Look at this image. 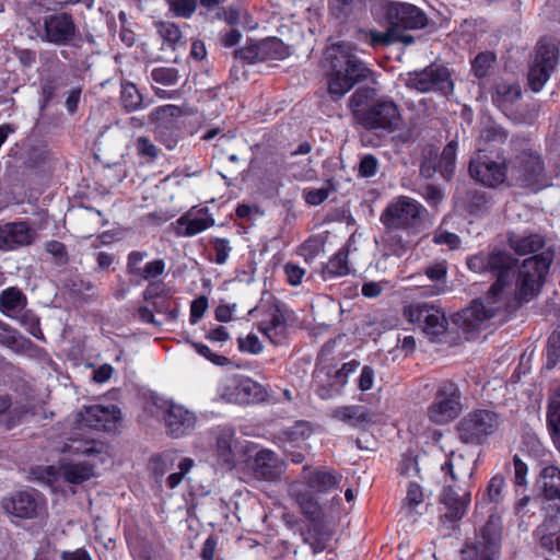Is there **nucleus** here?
<instances>
[{"mask_svg":"<svg viewBox=\"0 0 560 560\" xmlns=\"http://www.w3.org/2000/svg\"><path fill=\"white\" fill-rule=\"evenodd\" d=\"M378 161L372 154H365L359 163V174L362 177H372L377 173Z\"/></svg>","mask_w":560,"mask_h":560,"instance_id":"obj_53","label":"nucleus"},{"mask_svg":"<svg viewBox=\"0 0 560 560\" xmlns=\"http://www.w3.org/2000/svg\"><path fill=\"white\" fill-rule=\"evenodd\" d=\"M33 412L30 402L13 399L9 394H0V424L11 430L21 424L24 418Z\"/></svg>","mask_w":560,"mask_h":560,"instance_id":"obj_22","label":"nucleus"},{"mask_svg":"<svg viewBox=\"0 0 560 560\" xmlns=\"http://www.w3.org/2000/svg\"><path fill=\"white\" fill-rule=\"evenodd\" d=\"M137 151L142 156L155 159L159 155V149L145 137L137 140Z\"/></svg>","mask_w":560,"mask_h":560,"instance_id":"obj_63","label":"nucleus"},{"mask_svg":"<svg viewBox=\"0 0 560 560\" xmlns=\"http://www.w3.org/2000/svg\"><path fill=\"white\" fill-rule=\"evenodd\" d=\"M77 26L70 14L61 12L45 16L43 32L39 34L45 42L57 46L68 45L75 36Z\"/></svg>","mask_w":560,"mask_h":560,"instance_id":"obj_15","label":"nucleus"},{"mask_svg":"<svg viewBox=\"0 0 560 560\" xmlns=\"http://www.w3.org/2000/svg\"><path fill=\"white\" fill-rule=\"evenodd\" d=\"M348 107L354 118L369 130L392 133L401 121L398 106L389 97H377L374 86L358 88L349 97Z\"/></svg>","mask_w":560,"mask_h":560,"instance_id":"obj_4","label":"nucleus"},{"mask_svg":"<svg viewBox=\"0 0 560 560\" xmlns=\"http://www.w3.org/2000/svg\"><path fill=\"white\" fill-rule=\"evenodd\" d=\"M494 61L495 55L493 52L483 51L478 54L471 63L474 74L480 79L485 78L489 73Z\"/></svg>","mask_w":560,"mask_h":560,"instance_id":"obj_44","label":"nucleus"},{"mask_svg":"<svg viewBox=\"0 0 560 560\" xmlns=\"http://www.w3.org/2000/svg\"><path fill=\"white\" fill-rule=\"evenodd\" d=\"M447 273V268L445 262H435L433 265L428 266L424 269V275L431 281H441L444 280Z\"/></svg>","mask_w":560,"mask_h":560,"instance_id":"obj_64","label":"nucleus"},{"mask_svg":"<svg viewBox=\"0 0 560 560\" xmlns=\"http://www.w3.org/2000/svg\"><path fill=\"white\" fill-rule=\"evenodd\" d=\"M261 387L253 380L244 376L226 378L220 390V396L228 402L250 404L260 399Z\"/></svg>","mask_w":560,"mask_h":560,"instance_id":"obj_19","label":"nucleus"},{"mask_svg":"<svg viewBox=\"0 0 560 560\" xmlns=\"http://www.w3.org/2000/svg\"><path fill=\"white\" fill-rule=\"evenodd\" d=\"M553 257V250L546 248L525 259L518 269L514 285L512 279L516 259L508 250L493 248L490 253L480 252L469 256V270L477 273L491 272L497 280L482 299L472 301L467 308L458 313L457 320H460L466 329L475 330L497 313L513 307L515 302L528 301L539 292Z\"/></svg>","mask_w":560,"mask_h":560,"instance_id":"obj_1","label":"nucleus"},{"mask_svg":"<svg viewBox=\"0 0 560 560\" xmlns=\"http://www.w3.org/2000/svg\"><path fill=\"white\" fill-rule=\"evenodd\" d=\"M165 270V262L162 259L150 261L141 269L138 276L144 280L153 279L161 276Z\"/></svg>","mask_w":560,"mask_h":560,"instance_id":"obj_56","label":"nucleus"},{"mask_svg":"<svg viewBox=\"0 0 560 560\" xmlns=\"http://www.w3.org/2000/svg\"><path fill=\"white\" fill-rule=\"evenodd\" d=\"M398 231L399 230L387 229L383 236V241L388 255L401 257L410 248V241L405 240L401 235H399Z\"/></svg>","mask_w":560,"mask_h":560,"instance_id":"obj_38","label":"nucleus"},{"mask_svg":"<svg viewBox=\"0 0 560 560\" xmlns=\"http://www.w3.org/2000/svg\"><path fill=\"white\" fill-rule=\"evenodd\" d=\"M238 349L243 352L252 354H258L262 351V345L258 337L254 334H249L246 337H240L237 339Z\"/></svg>","mask_w":560,"mask_h":560,"instance_id":"obj_50","label":"nucleus"},{"mask_svg":"<svg viewBox=\"0 0 560 560\" xmlns=\"http://www.w3.org/2000/svg\"><path fill=\"white\" fill-rule=\"evenodd\" d=\"M502 521L491 513L475 541L463 551L464 560H497L501 549Z\"/></svg>","mask_w":560,"mask_h":560,"instance_id":"obj_9","label":"nucleus"},{"mask_svg":"<svg viewBox=\"0 0 560 560\" xmlns=\"http://www.w3.org/2000/svg\"><path fill=\"white\" fill-rule=\"evenodd\" d=\"M425 213L427 209L419 201L408 196H399L387 205L381 221L386 229L416 233Z\"/></svg>","mask_w":560,"mask_h":560,"instance_id":"obj_5","label":"nucleus"},{"mask_svg":"<svg viewBox=\"0 0 560 560\" xmlns=\"http://www.w3.org/2000/svg\"><path fill=\"white\" fill-rule=\"evenodd\" d=\"M441 503L446 509L445 517L447 520H459L465 515L470 503V492L463 491V493L459 494L454 487L447 486L441 494Z\"/></svg>","mask_w":560,"mask_h":560,"instance_id":"obj_26","label":"nucleus"},{"mask_svg":"<svg viewBox=\"0 0 560 560\" xmlns=\"http://www.w3.org/2000/svg\"><path fill=\"white\" fill-rule=\"evenodd\" d=\"M62 85L60 79L51 77L46 78L42 83V93L44 97L43 107H46L47 104L55 97L57 90Z\"/></svg>","mask_w":560,"mask_h":560,"instance_id":"obj_52","label":"nucleus"},{"mask_svg":"<svg viewBox=\"0 0 560 560\" xmlns=\"http://www.w3.org/2000/svg\"><path fill=\"white\" fill-rule=\"evenodd\" d=\"M348 254L339 250L335 256L329 259L326 267L322 271L323 278L326 280L328 277L345 276L349 272Z\"/></svg>","mask_w":560,"mask_h":560,"instance_id":"obj_40","label":"nucleus"},{"mask_svg":"<svg viewBox=\"0 0 560 560\" xmlns=\"http://www.w3.org/2000/svg\"><path fill=\"white\" fill-rule=\"evenodd\" d=\"M37 238L36 230L24 220L0 224V250L12 252L31 246Z\"/></svg>","mask_w":560,"mask_h":560,"instance_id":"obj_16","label":"nucleus"},{"mask_svg":"<svg viewBox=\"0 0 560 560\" xmlns=\"http://www.w3.org/2000/svg\"><path fill=\"white\" fill-rule=\"evenodd\" d=\"M332 417L353 428L376 422V415L364 406H341L332 410Z\"/></svg>","mask_w":560,"mask_h":560,"instance_id":"obj_27","label":"nucleus"},{"mask_svg":"<svg viewBox=\"0 0 560 560\" xmlns=\"http://www.w3.org/2000/svg\"><path fill=\"white\" fill-rule=\"evenodd\" d=\"M456 152H457V142L450 141L443 149L441 156L439 159V172L441 175L448 179L455 170L456 162Z\"/></svg>","mask_w":560,"mask_h":560,"instance_id":"obj_39","label":"nucleus"},{"mask_svg":"<svg viewBox=\"0 0 560 560\" xmlns=\"http://www.w3.org/2000/svg\"><path fill=\"white\" fill-rule=\"evenodd\" d=\"M208 308V299L206 296H199L192 301L190 305V323L196 324L203 316Z\"/></svg>","mask_w":560,"mask_h":560,"instance_id":"obj_59","label":"nucleus"},{"mask_svg":"<svg viewBox=\"0 0 560 560\" xmlns=\"http://www.w3.org/2000/svg\"><path fill=\"white\" fill-rule=\"evenodd\" d=\"M509 183L539 189L545 185V166L540 155L524 149L508 162Z\"/></svg>","mask_w":560,"mask_h":560,"instance_id":"obj_7","label":"nucleus"},{"mask_svg":"<svg viewBox=\"0 0 560 560\" xmlns=\"http://www.w3.org/2000/svg\"><path fill=\"white\" fill-rule=\"evenodd\" d=\"M501 423L498 413L479 409L467 413L457 424L459 440L474 446L481 445Z\"/></svg>","mask_w":560,"mask_h":560,"instance_id":"obj_10","label":"nucleus"},{"mask_svg":"<svg viewBox=\"0 0 560 560\" xmlns=\"http://www.w3.org/2000/svg\"><path fill=\"white\" fill-rule=\"evenodd\" d=\"M521 97V88L516 83L498 82L492 94L493 103L506 107Z\"/></svg>","mask_w":560,"mask_h":560,"instance_id":"obj_35","label":"nucleus"},{"mask_svg":"<svg viewBox=\"0 0 560 560\" xmlns=\"http://www.w3.org/2000/svg\"><path fill=\"white\" fill-rule=\"evenodd\" d=\"M342 475L330 468L317 469V552L328 550L327 560H335L331 552L336 542L340 523L339 485Z\"/></svg>","mask_w":560,"mask_h":560,"instance_id":"obj_2","label":"nucleus"},{"mask_svg":"<svg viewBox=\"0 0 560 560\" xmlns=\"http://www.w3.org/2000/svg\"><path fill=\"white\" fill-rule=\"evenodd\" d=\"M424 493L422 488L415 482L409 483L407 488L406 498L402 503V509L408 514H413L417 512V508L423 503Z\"/></svg>","mask_w":560,"mask_h":560,"instance_id":"obj_43","label":"nucleus"},{"mask_svg":"<svg viewBox=\"0 0 560 560\" xmlns=\"http://www.w3.org/2000/svg\"><path fill=\"white\" fill-rule=\"evenodd\" d=\"M364 34L370 37V44L373 47L389 46L397 43V30L390 27V25H388L386 32L371 30L364 32Z\"/></svg>","mask_w":560,"mask_h":560,"instance_id":"obj_45","label":"nucleus"},{"mask_svg":"<svg viewBox=\"0 0 560 560\" xmlns=\"http://www.w3.org/2000/svg\"><path fill=\"white\" fill-rule=\"evenodd\" d=\"M180 108L176 105H164L154 109L150 114V121L167 127L170 119L178 117Z\"/></svg>","mask_w":560,"mask_h":560,"instance_id":"obj_47","label":"nucleus"},{"mask_svg":"<svg viewBox=\"0 0 560 560\" xmlns=\"http://www.w3.org/2000/svg\"><path fill=\"white\" fill-rule=\"evenodd\" d=\"M475 468V460L455 453H452L448 460L442 466V470L446 469L453 481L462 482L471 479Z\"/></svg>","mask_w":560,"mask_h":560,"instance_id":"obj_28","label":"nucleus"},{"mask_svg":"<svg viewBox=\"0 0 560 560\" xmlns=\"http://www.w3.org/2000/svg\"><path fill=\"white\" fill-rule=\"evenodd\" d=\"M27 305L26 295L16 287H10L0 292V312L8 317L23 311Z\"/></svg>","mask_w":560,"mask_h":560,"instance_id":"obj_30","label":"nucleus"},{"mask_svg":"<svg viewBox=\"0 0 560 560\" xmlns=\"http://www.w3.org/2000/svg\"><path fill=\"white\" fill-rule=\"evenodd\" d=\"M548 368L560 359V330L555 331L548 339Z\"/></svg>","mask_w":560,"mask_h":560,"instance_id":"obj_55","label":"nucleus"},{"mask_svg":"<svg viewBox=\"0 0 560 560\" xmlns=\"http://www.w3.org/2000/svg\"><path fill=\"white\" fill-rule=\"evenodd\" d=\"M387 285H388V282L385 280L369 281V282H364L362 284L361 292H362V295L368 299H375L384 292V290L387 288Z\"/></svg>","mask_w":560,"mask_h":560,"instance_id":"obj_58","label":"nucleus"},{"mask_svg":"<svg viewBox=\"0 0 560 560\" xmlns=\"http://www.w3.org/2000/svg\"><path fill=\"white\" fill-rule=\"evenodd\" d=\"M120 103L128 113L139 110L143 107L142 95L133 83H121Z\"/></svg>","mask_w":560,"mask_h":560,"instance_id":"obj_37","label":"nucleus"},{"mask_svg":"<svg viewBox=\"0 0 560 560\" xmlns=\"http://www.w3.org/2000/svg\"><path fill=\"white\" fill-rule=\"evenodd\" d=\"M291 495L295 499L303 514L313 526L315 521V490L311 483H295L290 488Z\"/></svg>","mask_w":560,"mask_h":560,"instance_id":"obj_29","label":"nucleus"},{"mask_svg":"<svg viewBox=\"0 0 560 560\" xmlns=\"http://www.w3.org/2000/svg\"><path fill=\"white\" fill-rule=\"evenodd\" d=\"M375 378V371L370 365H364L361 370L358 386L360 390L368 392L373 387Z\"/></svg>","mask_w":560,"mask_h":560,"instance_id":"obj_60","label":"nucleus"},{"mask_svg":"<svg viewBox=\"0 0 560 560\" xmlns=\"http://www.w3.org/2000/svg\"><path fill=\"white\" fill-rule=\"evenodd\" d=\"M43 498L35 490H25L13 493L2 500L3 510L19 518L37 517L43 509Z\"/></svg>","mask_w":560,"mask_h":560,"instance_id":"obj_18","label":"nucleus"},{"mask_svg":"<svg viewBox=\"0 0 560 560\" xmlns=\"http://www.w3.org/2000/svg\"><path fill=\"white\" fill-rule=\"evenodd\" d=\"M460 412L459 392L452 382L443 383L428 409L430 420L443 424L455 419Z\"/></svg>","mask_w":560,"mask_h":560,"instance_id":"obj_13","label":"nucleus"},{"mask_svg":"<svg viewBox=\"0 0 560 560\" xmlns=\"http://www.w3.org/2000/svg\"><path fill=\"white\" fill-rule=\"evenodd\" d=\"M325 58L330 65L327 85L334 100L341 98L357 84L376 83L374 72L355 55V47L351 43L332 44L327 48Z\"/></svg>","mask_w":560,"mask_h":560,"instance_id":"obj_3","label":"nucleus"},{"mask_svg":"<svg viewBox=\"0 0 560 560\" xmlns=\"http://www.w3.org/2000/svg\"><path fill=\"white\" fill-rule=\"evenodd\" d=\"M176 234L178 236H195L214 225V219L207 208L190 209L176 220Z\"/></svg>","mask_w":560,"mask_h":560,"instance_id":"obj_21","label":"nucleus"},{"mask_svg":"<svg viewBox=\"0 0 560 560\" xmlns=\"http://www.w3.org/2000/svg\"><path fill=\"white\" fill-rule=\"evenodd\" d=\"M68 451L72 454L93 456L102 454L105 451V445L95 440H73L68 445Z\"/></svg>","mask_w":560,"mask_h":560,"instance_id":"obj_41","label":"nucleus"},{"mask_svg":"<svg viewBox=\"0 0 560 560\" xmlns=\"http://www.w3.org/2000/svg\"><path fill=\"white\" fill-rule=\"evenodd\" d=\"M433 242L439 245H446L450 249H455L460 244V238L451 232L438 230L433 235Z\"/></svg>","mask_w":560,"mask_h":560,"instance_id":"obj_54","label":"nucleus"},{"mask_svg":"<svg viewBox=\"0 0 560 560\" xmlns=\"http://www.w3.org/2000/svg\"><path fill=\"white\" fill-rule=\"evenodd\" d=\"M541 478L545 498L560 501V469L555 466L545 467Z\"/></svg>","mask_w":560,"mask_h":560,"instance_id":"obj_36","label":"nucleus"},{"mask_svg":"<svg viewBox=\"0 0 560 560\" xmlns=\"http://www.w3.org/2000/svg\"><path fill=\"white\" fill-rule=\"evenodd\" d=\"M217 453L222 465L231 469L234 467V439L230 431H222L217 436Z\"/></svg>","mask_w":560,"mask_h":560,"instance_id":"obj_33","label":"nucleus"},{"mask_svg":"<svg viewBox=\"0 0 560 560\" xmlns=\"http://www.w3.org/2000/svg\"><path fill=\"white\" fill-rule=\"evenodd\" d=\"M510 247L518 255L536 254L544 248L545 238L537 233L528 235H518L512 233L509 236Z\"/></svg>","mask_w":560,"mask_h":560,"instance_id":"obj_31","label":"nucleus"},{"mask_svg":"<svg viewBox=\"0 0 560 560\" xmlns=\"http://www.w3.org/2000/svg\"><path fill=\"white\" fill-rule=\"evenodd\" d=\"M514 466V483L516 487H524L526 485L527 465L515 455L513 457Z\"/></svg>","mask_w":560,"mask_h":560,"instance_id":"obj_62","label":"nucleus"},{"mask_svg":"<svg viewBox=\"0 0 560 560\" xmlns=\"http://www.w3.org/2000/svg\"><path fill=\"white\" fill-rule=\"evenodd\" d=\"M164 419L168 434L173 438L188 434L196 424V416L179 405H171Z\"/></svg>","mask_w":560,"mask_h":560,"instance_id":"obj_23","label":"nucleus"},{"mask_svg":"<svg viewBox=\"0 0 560 560\" xmlns=\"http://www.w3.org/2000/svg\"><path fill=\"white\" fill-rule=\"evenodd\" d=\"M375 19L384 20L390 27L419 30L427 25L425 14L416 5L407 2L376 0L372 5Z\"/></svg>","mask_w":560,"mask_h":560,"instance_id":"obj_6","label":"nucleus"},{"mask_svg":"<svg viewBox=\"0 0 560 560\" xmlns=\"http://www.w3.org/2000/svg\"><path fill=\"white\" fill-rule=\"evenodd\" d=\"M45 248L47 253L58 259L59 264H66L68 254L65 244L58 241H49L46 243Z\"/></svg>","mask_w":560,"mask_h":560,"instance_id":"obj_61","label":"nucleus"},{"mask_svg":"<svg viewBox=\"0 0 560 560\" xmlns=\"http://www.w3.org/2000/svg\"><path fill=\"white\" fill-rule=\"evenodd\" d=\"M505 497V480L503 476H493L486 489V493L480 502L477 503L478 509H483L487 503L498 505Z\"/></svg>","mask_w":560,"mask_h":560,"instance_id":"obj_34","label":"nucleus"},{"mask_svg":"<svg viewBox=\"0 0 560 560\" xmlns=\"http://www.w3.org/2000/svg\"><path fill=\"white\" fill-rule=\"evenodd\" d=\"M196 352L217 365H224L229 362V359L223 355L213 353L210 348L201 342L191 343Z\"/></svg>","mask_w":560,"mask_h":560,"instance_id":"obj_57","label":"nucleus"},{"mask_svg":"<svg viewBox=\"0 0 560 560\" xmlns=\"http://www.w3.org/2000/svg\"><path fill=\"white\" fill-rule=\"evenodd\" d=\"M151 77L153 81L164 85H172L177 82V71L171 68H155Z\"/></svg>","mask_w":560,"mask_h":560,"instance_id":"obj_51","label":"nucleus"},{"mask_svg":"<svg viewBox=\"0 0 560 560\" xmlns=\"http://www.w3.org/2000/svg\"><path fill=\"white\" fill-rule=\"evenodd\" d=\"M558 63V50L553 45L540 44L528 71V84L534 92H539Z\"/></svg>","mask_w":560,"mask_h":560,"instance_id":"obj_14","label":"nucleus"},{"mask_svg":"<svg viewBox=\"0 0 560 560\" xmlns=\"http://www.w3.org/2000/svg\"><path fill=\"white\" fill-rule=\"evenodd\" d=\"M468 171L472 179L490 188L509 183L508 162L500 154L497 159L490 154H477L470 160Z\"/></svg>","mask_w":560,"mask_h":560,"instance_id":"obj_12","label":"nucleus"},{"mask_svg":"<svg viewBox=\"0 0 560 560\" xmlns=\"http://www.w3.org/2000/svg\"><path fill=\"white\" fill-rule=\"evenodd\" d=\"M121 419L120 409L115 405L84 407L79 413V422L85 427L114 432Z\"/></svg>","mask_w":560,"mask_h":560,"instance_id":"obj_17","label":"nucleus"},{"mask_svg":"<svg viewBox=\"0 0 560 560\" xmlns=\"http://www.w3.org/2000/svg\"><path fill=\"white\" fill-rule=\"evenodd\" d=\"M160 36L170 45H177L182 39L179 27L171 22H159L156 24Z\"/></svg>","mask_w":560,"mask_h":560,"instance_id":"obj_48","label":"nucleus"},{"mask_svg":"<svg viewBox=\"0 0 560 560\" xmlns=\"http://www.w3.org/2000/svg\"><path fill=\"white\" fill-rule=\"evenodd\" d=\"M359 365L360 363L357 360H351L343 363V365L336 372L335 384L339 386V388L336 389V394H339L340 388L347 384L348 377L358 370Z\"/></svg>","mask_w":560,"mask_h":560,"instance_id":"obj_49","label":"nucleus"},{"mask_svg":"<svg viewBox=\"0 0 560 560\" xmlns=\"http://www.w3.org/2000/svg\"><path fill=\"white\" fill-rule=\"evenodd\" d=\"M268 319L261 322L258 326L260 332H262L268 339L278 343L280 337L285 331V319L283 315V305L276 300L273 296H269L268 300H262L259 310H265Z\"/></svg>","mask_w":560,"mask_h":560,"instance_id":"obj_20","label":"nucleus"},{"mask_svg":"<svg viewBox=\"0 0 560 560\" xmlns=\"http://www.w3.org/2000/svg\"><path fill=\"white\" fill-rule=\"evenodd\" d=\"M253 469L257 479L276 481L282 475L284 464L273 452L262 450L256 454Z\"/></svg>","mask_w":560,"mask_h":560,"instance_id":"obj_24","label":"nucleus"},{"mask_svg":"<svg viewBox=\"0 0 560 560\" xmlns=\"http://www.w3.org/2000/svg\"><path fill=\"white\" fill-rule=\"evenodd\" d=\"M402 316L415 329H419L432 340L444 335L447 329L445 313L433 303H409L404 306Z\"/></svg>","mask_w":560,"mask_h":560,"instance_id":"obj_8","label":"nucleus"},{"mask_svg":"<svg viewBox=\"0 0 560 560\" xmlns=\"http://www.w3.org/2000/svg\"><path fill=\"white\" fill-rule=\"evenodd\" d=\"M62 478L73 485H80L94 476V466L90 463L65 464L61 467Z\"/></svg>","mask_w":560,"mask_h":560,"instance_id":"obj_32","label":"nucleus"},{"mask_svg":"<svg viewBox=\"0 0 560 560\" xmlns=\"http://www.w3.org/2000/svg\"><path fill=\"white\" fill-rule=\"evenodd\" d=\"M166 3L177 18L189 19L197 9V0H166Z\"/></svg>","mask_w":560,"mask_h":560,"instance_id":"obj_46","label":"nucleus"},{"mask_svg":"<svg viewBox=\"0 0 560 560\" xmlns=\"http://www.w3.org/2000/svg\"><path fill=\"white\" fill-rule=\"evenodd\" d=\"M259 51L270 59H283L289 55L288 47L278 38H268L260 43Z\"/></svg>","mask_w":560,"mask_h":560,"instance_id":"obj_42","label":"nucleus"},{"mask_svg":"<svg viewBox=\"0 0 560 560\" xmlns=\"http://www.w3.org/2000/svg\"><path fill=\"white\" fill-rule=\"evenodd\" d=\"M508 140L506 131L493 122L486 124L478 138L477 154H500L501 145Z\"/></svg>","mask_w":560,"mask_h":560,"instance_id":"obj_25","label":"nucleus"},{"mask_svg":"<svg viewBox=\"0 0 560 560\" xmlns=\"http://www.w3.org/2000/svg\"><path fill=\"white\" fill-rule=\"evenodd\" d=\"M404 82L408 89L421 93L439 92L448 95L453 91V81L448 70L436 65L406 73Z\"/></svg>","mask_w":560,"mask_h":560,"instance_id":"obj_11","label":"nucleus"}]
</instances>
